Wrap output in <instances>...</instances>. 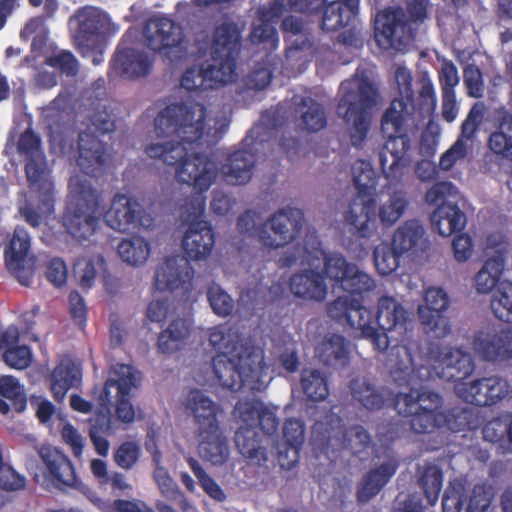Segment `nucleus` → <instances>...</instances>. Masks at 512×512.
<instances>
[{
  "instance_id": "nucleus-1",
  "label": "nucleus",
  "mask_w": 512,
  "mask_h": 512,
  "mask_svg": "<svg viewBox=\"0 0 512 512\" xmlns=\"http://www.w3.org/2000/svg\"><path fill=\"white\" fill-rule=\"evenodd\" d=\"M206 116L202 103L166 106L155 118V131L158 136L171 139L145 148L148 157L166 166H176L177 180L192 186L199 194L208 191L219 172L215 161L197 150L204 135Z\"/></svg>"
},
{
  "instance_id": "nucleus-2",
  "label": "nucleus",
  "mask_w": 512,
  "mask_h": 512,
  "mask_svg": "<svg viewBox=\"0 0 512 512\" xmlns=\"http://www.w3.org/2000/svg\"><path fill=\"white\" fill-rule=\"evenodd\" d=\"M68 189L62 225L78 242L89 241L99 229L102 218L110 228L122 233L153 226L154 219L133 197L116 194L110 208L103 213L100 195L87 179L72 176Z\"/></svg>"
},
{
  "instance_id": "nucleus-3",
  "label": "nucleus",
  "mask_w": 512,
  "mask_h": 512,
  "mask_svg": "<svg viewBox=\"0 0 512 512\" xmlns=\"http://www.w3.org/2000/svg\"><path fill=\"white\" fill-rule=\"evenodd\" d=\"M205 202V198L200 195L186 200L181 216L188 223V228L182 237L181 245L187 257L171 256L159 264L154 281L157 290H181L183 294L192 290L195 272L188 259H206L215 245L212 226L208 221L201 219L205 211Z\"/></svg>"
},
{
  "instance_id": "nucleus-4",
  "label": "nucleus",
  "mask_w": 512,
  "mask_h": 512,
  "mask_svg": "<svg viewBox=\"0 0 512 512\" xmlns=\"http://www.w3.org/2000/svg\"><path fill=\"white\" fill-rule=\"evenodd\" d=\"M209 343L217 351L212 367L223 388L260 392L267 387L268 367L261 349L233 339L226 325L209 329Z\"/></svg>"
},
{
  "instance_id": "nucleus-5",
  "label": "nucleus",
  "mask_w": 512,
  "mask_h": 512,
  "mask_svg": "<svg viewBox=\"0 0 512 512\" xmlns=\"http://www.w3.org/2000/svg\"><path fill=\"white\" fill-rule=\"evenodd\" d=\"M395 80L401 97L392 100L382 116L381 129L388 139L379 154L382 172L391 185L402 179L411 163V140L401 131L405 116L413 114L416 109L411 71L399 66Z\"/></svg>"
},
{
  "instance_id": "nucleus-6",
  "label": "nucleus",
  "mask_w": 512,
  "mask_h": 512,
  "mask_svg": "<svg viewBox=\"0 0 512 512\" xmlns=\"http://www.w3.org/2000/svg\"><path fill=\"white\" fill-rule=\"evenodd\" d=\"M323 262V276L329 278L333 288L352 294L361 295L374 289L373 278L360 271L357 265L349 263L340 253L327 254L322 248L321 241L316 231H307L302 243H298L292 252H286L279 258L282 268L293 265H308L318 268Z\"/></svg>"
},
{
  "instance_id": "nucleus-7",
  "label": "nucleus",
  "mask_w": 512,
  "mask_h": 512,
  "mask_svg": "<svg viewBox=\"0 0 512 512\" xmlns=\"http://www.w3.org/2000/svg\"><path fill=\"white\" fill-rule=\"evenodd\" d=\"M240 31L234 23H223L214 29L210 58L201 65L186 69L180 85L188 91L215 89L236 77L240 53Z\"/></svg>"
},
{
  "instance_id": "nucleus-8",
  "label": "nucleus",
  "mask_w": 512,
  "mask_h": 512,
  "mask_svg": "<svg viewBox=\"0 0 512 512\" xmlns=\"http://www.w3.org/2000/svg\"><path fill=\"white\" fill-rule=\"evenodd\" d=\"M378 95L377 87L366 75H356L340 84L336 113L346 123L352 122L350 140L354 147H361L367 138Z\"/></svg>"
},
{
  "instance_id": "nucleus-9",
  "label": "nucleus",
  "mask_w": 512,
  "mask_h": 512,
  "mask_svg": "<svg viewBox=\"0 0 512 512\" xmlns=\"http://www.w3.org/2000/svg\"><path fill=\"white\" fill-rule=\"evenodd\" d=\"M429 0H409L406 10L386 7L377 12L374 21L375 38L384 48L403 50L412 44L420 25L427 18Z\"/></svg>"
},
{
  "instance_id": "nucleus-10",
  "label": "nucleus",
  "mask_w": 512,
  "mask_h": 512,
  "mask_svg": "<svg viewBox=\"0 0 512 512\" xmlns=\"http://www.w3.org/2000/svg\"><path fill=\"white\" fill-rule=\"evenodd\" d=\"M351 170L357 193L344 213V223L353 236L370 238L376 223L375 173L370 163L364 160H357Z\"/></svg>"
},
{
  "instance_id": "nucleus-11",
  "label": "nucleus",
  "mask_w": 512,
  "mask_h": 512,
  "mask_svg": "<svg viewBox=\"0 0 512 512\" xmlns=\"http://www.w3.org/2000/svg\"><path fill=\"white\" fill-rule=\"evenodd\" d=\"M115 122L106 111L95 112L77 141L76 164L92 177L102 173L111 159L110 146L103 138L115 130Z\"/></svg>"
},
{
  "instance_id": "nucleus-12",
  "label": "nucleus",
  "mask_w": 512,
  "mask_h": 512,
  "mask_svg": "<svg viewBox=\"0 0 512 512\" xmlns=\"http://www.w3.org/2000/svg\"><path fill=\"white\" fill-rule=\"evenodd\" d=\"M311 444L315 451L327 456L330 452L341 449L359 455L370 447L371 435L362 425L346 428L343 419L332 413L326 415L324 420H318L313 424Z\"/></svg>"
},
{
  "instance_id": "nucleus-13",
  "label": "nucleus",
  "mask_w": 512,
  "mask_h": 512,
  "mask_svg": "<svg viewBox=\"0 0 512 512\" xmlns=\"http://www.w3.org/2000/svg\"><path fill=\"white\" fill-rule=\"evenodd\" d=\"M400 350L407 356L408 363L400 364L399 370L409 377L417 373L419 378L423 380L433 378L435 374L457 384L463 382L462 380L474 371V362L471 355L458 348L431 346L428 361L434 360L438 363L441 372L436 371V366H433V369L424 364L417 366L408 347H400L398 351Z\"/></svg>"
},
{
  "instance_id": "nucleus-14",
  "label": "nucleus",
  "mask_w": 512,
  "mask_h": 512,
  "mask_svg": "<svg viewBox=\"0 0 512 512\" xmlns=\"http://www.w3.org/2000/svg\"><path fill=\"white\" fill-rule=\"evenodd\" d=\"M394 408L403 417L409 418L411 429L418 434L432 433L448 424V415L442 411L443 399L435 392L398 393Z\"/></svg>"
},
{
  "instance_id": "nucleus-15",
  "label": "nucleus",
  "mask_w": 512,
  "mask_h": 512,
  "mask_svg": "<svg viewBox=\"0 0 512 512\" xmlns=\"http://www.w3.org/2000/svg\"><path fill=\"white\" fill-rule=\"evenodd\" d=\"M263 401L258 398H240L233 410V417L238 424L235 432V445L248 463L262 466L267 462V451L261 446V435L257 423Z\"/></svg>"
},
{
  "instance_id": "nucleus-16",
  "label": "nucleus",
  "mask_w": 512,
  "mask_h": 512,
  "mask_svg": "<svg viewBox=\"0 0 512 512\" xmlns=\"http://www.w3.org/2000/svg\"><path fill=\"white\" fill-rule=\"evenodd\" d=\"M38 455L42 463V485L46 490L65 492L74 489L84 492L87 489L78 477L74 464L63 451L52 445H42Z\"/></svg>"
},
{
  "instance_id": "nucleus-17",
  "label": "nucleus",
  "mask_w": 512,
  "mask_h": 512,
  "mask_svg": "<svg viewBox=\"0 0 512 512\" xmlns=\"http://www.w3.org/2000/svg\"><path fill=\"white\" fill-rule=\"evenodd\" d=\"M137 387V371L128 364L114 366L99 397L101 407L110 406L115 398L117 418L124 423H131L135 418V410L131 403V391Z\"/></svg>"
},
{
  "instance_id": "nucleus-18",
  "label": "nucleus",
  "mask_w": 512,
  "mask_h": 512,
  "mask_svg": "<svg viewBox=\"0 0 512 512\" xmlns=\"http://www.w3.org/2000/svg\"><path fill=\"white\" fill-rule=\"evenodd\" d=\"M304 222V214L300 209L293 207L280 209L260 226L258 240L270 249L284 247L301 234Z\"/></svg>"
},
{
  "instance_id": "nucleus-19",
  "label": "nucleus",
  "mask_w": 512,
  "mask_h": 512,
  "mask_svg": "<svg viewBox=\"0 0 512 512\" xmlns=\"http://www.w3.org/2000/svg\"><path fill=\"white\" fill-rule=\"evenodd\" d=\"M5 266L23 286L32 283L37 268V258L31 254V237L27 230L17 226L4 249Z\"/></svg>"
},
{
  "instance_id": "nucleus-20",
  "label": "nucleus",
  "mask_w": 512,
  "mask_h": 512,
  "mask_svg": "<svg viewBox=\"0 0 512 512\" xmlns=\"http://www.w3.org/2000/svg\"><path fill=\"white\" fill-rule=\"evenodd\" d=\"M183 406L186 415L191 418L195 436L199 434L210 435L221 429L223 408L201 389H191L183 402Z\"/></svg>"
},
{
  "instance_id": "nucleus-21",
  "label": "nucleus",
  "mask_w": 512,
  "mask_h": 512,
  "mask_svg": "<svg viewBox=\"0 0 512 512\" xmlns=\"http://www.w3.org/2000/svg\"><path fill=\"white\" fill-rule=\"evenodd\" d=\"M146 46L154 52L172 51L182 52L181 44L184 40L182 26L166 16H153L149 18L143 29Z\"/></svg>"
},
{
  "instance_id": "nucleus-22",
  "label": "nucleus",
  "mask_w": 512,
  "mask_h": 512,
  "mask_svg": "<svg viewBox=\"0 0 512 512\" xmlns=\"http://www.w3.org/2000/svg\"><path fill=\"white\" fill-rule=\"evenodd\" d=\"M449 303V297L442 288L430 287L425 291L424 304L418 307L421 325L435 338H443L451 331L449 319L445 316Z\"/></svg>"
},
{
  "instance_id": "nucleus-23",
  "label": "nucleus",
  "mask_w": 512,
  "mask_h": 512,
  "mask_svg": "<svg viewBox=\"0 0 512 512\" xmlns=\"http://www.w3.org/2000/svg\"><path fill=\"white\" fill-rule=\"evenodd\" d=\"M287 10L284 0H272L268 5H262L257 10L259 24L251 29L249 38L251 44L262 46L270 54L279 44V36L275 24Z\"/></svg>"
},
{
  "instance_id": "nucleus-24",
  "label": "nucleus",
  "mask_w": 512,
  "mask_h": 512,
  "mask_svg": "<svg viewBox=\"0 0 512 512\" xmlns=\"http://www.w3.org/2000/svg\"><path fill=\"white\" fill-rule=\"evenodd\" d=\"M73 18L77 22L73 35L77 46L92 48L107 27V15L98 8L85 6L79 8Z\"/></svg>"
},
{
  "instance_id": "nucleus-25",
  "label": "nucleus",
  "mask_w": 512,
  "mask_h": 512,
  "mask_svg": "<svg viewBox=\"0 0 512 512\" xmlns=\"http://www.w3.org/2000/svg\"><path fill=\"white\" fill-rule=\"evenodd\" d=\"M153 59L141 49L119 46L111 60V70L126 79H138L150 74Z\"/></svg>"
},
{
  "instance_id": "nucleus-26",
  "label": "nucleus",
  "mask_w": 512,
  "mask_h": 512,
  "mask_svg": "<svg viewBox=\"0 0 512 512\" xmlns=\"http://www.w3.org/2000/svg\"><path fill=\"white\" fill-rule=\"evenodd\" d=\"M17 150L19 154L26 157L25 173L29 185L46 180L44 178L46 159L41 148V139L32 129H26L19 136Z\"/></svg>"
},
{
  "instance_id": "nucleus-27",
  "label": "nucleus",
  "mask_w": 512,
  "mask_h": 512,
  "mask_svg": "<svg viewBox=\"0 0 512 512\" xmlns=\"http://www.w3.org/2000/svg\"><path fill=\"white\" fill-rule=\"evenodd\" d=\"M474 350L486 361L497 362L512 359V328L488 332L475 338Z\"/></svg>"
},
{
  "instance_id": "nucleus-28",
  "label": "nucleus",
  "mask_w": 512,
  "mask_h": 512,
  "mask_svg": "<svg viewBox=\"0 0 512 512\" xmlns=\"http://www.w3.org/2000/svg\"><path fill=\"white\" fill-rule=\"evenodd\" d=\"M256 164V154L251 149H237L230 153L220 167L223 180L233 186L247 184Z\"/></svg>"
},
{
  "instance_id": "nucleus-29",
  "label": "nucleus",
  "mask_w": 512,
  "mask_h": 512,
  "mask_svg": "<svg viewBox=\"0 0 512 512\" xmlns=\"http://www.w3.org/2000/svg\"><path fill=\"white\" fill-rule=\"evenodd\" d=\"M350 295L340 296L329 303L327 313L337 323L357 330L372 311L364 307L360 299Z\"/></svg>"
},
{
  "instance_id": "nucleus-30",
  "label": "nucleus",
  "mask_w": 512,
  "mask_h": 512,
  "mask_svg": "<svg viewBox=\"0 0 512 512\" xmlns=\"http://www.w3.org/2000/svg\"><path fill=\"white\" fill-rule=\"evenodd\" d=\"M289 286L294 296L305 300L321 302L327 294L324 276L313 270H304L293 274Z\"/></svg>"
},
{
  "instance_id": "nucleus-31",
  "label": "nucleus",
  "mask_w": 512,
  "mask_h": 512,
  "mask_svg": "<svg viewBox=\"0 0 512 512\" xmlns=\"http://www.w3.org/2000/svg\"><path fill=\"white\" fill-rule=\"evenodd\" d=\"M348 387L352 400L368 411L383 409L389 400L384 388H377L365 377L352 378Z\"/></svg>"
},
{
  "instance_id": "nucleus-32",
  "label": "nucleus",
  "mask_w": 512,
  "mask_h": 512,
  "mask_svg": "<svg viewBox=\"0 0 512 512\" xmlns=\"http://www.w3.org/2000/svg\"><path fill=\"white\" fill-rule=\"evenodd\" d=\"M30 186L36 188L38 204L36 208L26 205L20 208V213L30 226L36 228L41 225L44 218H48L54 212V186L48 180H41Z\"/></svg>"
},
{
  "instance_id": "nucleus-33",
  "label": "nucleus",
  "mask_w": 512,
  "mask_h": 512,
  "mask_svg": "<svg viewBox=\"0 0 512 512\" xmlns=\"http://www.w3.org/2000/svg\"><path fill=\"white\" fill-rule=\"evenodd\" d=\"M467 223L465 213L456 204L441 203L431 214V224L435 231L443 237L461 232Z\"/></svg>"
},
{
  "instance_id": "nucleus-34",
  "label": "nucleus",
  "mask_w": 512,
  "mask_h": 512,
  "mask_svg": "<svg viewBox=\"0 0 512 512\" xmlns=\"http://www.w3.org/2000/svg\"><path fill=\"white\" fill-rule=\"evenodd\" d=\"M408 312L396 299L382 296L378 300L374 324L384 331L407 330Z\"/></svg>"
},
{
  "instance_id": "nucleus-35",
  "label": "nucleus",
  "mask_w": 512,
  "mask_h": 512,
  "mask_svg": "<svg viewBox=\"0 0 512 512\" xmlns=\"http://www.w3.org/2000/svg\"><path fill=\"white\" fill-rule=\"evenodd\" d=\"M397 468L398 463L395 460H389L370 470L357 490L358 501L366 503L375 497L396 473Z\"/></svg>"
},
{
  "instance_id": "nucleus-36",
  "label": "nucleus",
  "mask_w": 512,
  "mask_h": 512,
  "mask_svg": "<svg viewBox=\"0 0 512 512\" xmlns=\"http://www.w3.org/2000/svg\"><path fill=\"white\" fill-rule=\"evenodd\" d=\"M317 355L326 366L344 367L349 362V342L339 334H331L317 347Z\"/></svg>"
},
{
  "instance_id": "nucleus-37",
  "label": "nucleus",
  "mask_w": 512,
  "mask_h": 512,
  "mask_svg": "<svg viewBox=\"0 0 512 512\" xmlns=\"http://www.w3.org/2000/svg\"><path fill=\"white\" fill-rule=\"evenodd\" d=\"M198 443L200 456L214 465L224 464L229 457V446L227 438L221 429L210 435L199 434L195 436Z\"/></svg>"
},
{
  "instance_id": "nucleus-38",
  "label": "nucleus",
  "mask_w": 512,
  "mask_h": 512,
  "mask_svg": "<svg viewBox=\"0 0 512 512\" xmlns=\"http://www.w3.org/2000/svg\"><path fill=\"white\" fill-rule=\"evenodd\" d=\"M321 28L326 32H334L355 22L358 9L351 8L341 1H332L323 6Z\"/></svg>"
},
{
  "instance_id": "nucleus-39",
  "label": "nucleus",
  "mask_w": 512,
  "mask_h": 512,
  "mask_svg": "<svg viewBox=\"0 0 512 512\" xmlns=\"http://www.w3.org/2000/svg\"><path fill=\"white\" fill-rule=\"evenodd\" d=\"M10 406L16 412H22L27 406V398L18 380L4 375L0 377V413L7 414Z\"/></svg>"
},
{
  "instance_id": "nucleus-40",
  "label": "nucleus",
  "mask_w": 512,
  "mask_h": 512,
  "mask_svg": "<svg viewBox=\"0 0 512 512\" xmlns=\"http://www.w3.org/2000/svg\"><path fill=\"white\" fill-rule=\"evenodd\" d=\"M425 230L418 220L405 221L393 233L391 245L403 255L417 250Z\"/></svg>"
},
{
  "instance_id": "nucleus-41",
  "label": "nucleus",
  "mask_w": 512,
  "mask_h": 512,
  "mask_svg": "<svg viewBox=\"0 0 512 512\" xmlns=\"http://www.w3.org/2000/svg\"><path fill=\"white\" fill-rule=\"evenodd\" d=\"M505 258L498 253L489 257L482 268L475 276V288L479 293L487 294L491 292L501 282L500 277L504 271Z\"/></svg>"
},
{
  "instance_id": "nucleus-42",
  "label": "nucleus",
  "mask_w": 512,
  "mask_h": 512,
  "mask_svg": "<svg viewBox=\"0 0 512 512\" xmlns=\"http://www.w3.org/2000/svg\"><path fill=\"white\" fill-rule=\"evenodd\" d=\"M80 379V371L70 362H61L51 374L50 390L55 401L61 402L69 389Z\"/></svg>"
},
{
  "instance_id": "nucleus-43",
  "label": "nucleus",
  "mask_w": 512,
  "mask_h": 512,
  "mask_svg": "<svg viewBox=\"0 0 512 512\" xmlns=\"http://www.w3.org/2000/svg\"><path fill=\"white\" fill-rule=\"evenodd\" d=\"M189 324L186 320L177 318L163 330L158 337V350L170 354L179 350L189 336Z\"/></svg>"
},
{
  "instance_id": "nucleus-44",
  "label": "nucleus",
  "mask_w": 512,
  "mask_h": 512,
  "mask_svg": "<svg viewBox=\"0 0 512 512\" xmlns=\"http://www.w3.org/2000/svg\"><path fill=\"white\" fill-rule=\"evenodd\" d=\"M300 383L304 395L310 401L321 402L329 395L328 379L318 369H303Z\"/></svg>"
},
{
  "instance_id": "nucleus-45",
  "label": "nucleus",
  "mask_w": 512,
  "mask_h": 512,
  "mask_svg": "<svg viewBox=\"0 0 512 512\" xmlns=\"http://www.w3.org/2000/svg\"><path fill=\"white\" fill-rule=\"evenodd\" d=\"M117 250L124 262L132 266H139L148 260L151 246L145 238L133 236L129 239H123L118 244Z\"/></svg>"
},
{
  "instance_id": "nucleus-46",
  "label": "nucleus",
  "mask_w": 512,
  "mask_h": 512,
  "mask_svg": "<svg viewBox=\"0 0 512 512\" xmlns=\"http://www.w3.org/2000/svg\"><path fill=\"white\" fill-rule=\"evenodd\" d=\"M303 128L309 132H317L327 124L323 106L310 97H304L298 105Z\"/></svg>"
},
{
  "instance_id": "nucleus-47",
  "label": "nucleus",
  "mask_w": 512,
  "mask_h": 512,
  "mask_svg": "<svg viewBox=\"0 0 512 512\" xmlns=\"http://www.w3.org/2000/svg\"><path fill=\"white\" fill-rule=\"evenodd\" d=\"M154 479L158 488L167 501L178 506L183 512H187L191 505L185 493L179 488L178 484L169 476L164 468H158L154 472Z\"/></svg>"
},
{
  "instance_id": "nucleus-48",
  "label": "nucleus",
  "mask_w": 512,
  "mask_h": 512,
  "mask_svg": "<svg viewBox=\"0 0 512 512\" xmlns=\"http://www.w3.org/2000/svg\"><path fill=\"white\" fill-rule=\"evenodd\" d=\"M418 484L423 490L428 504L434 505L440 495L443 485V472L435 464H425L419 471Z\"/></svg>"
},
{
  "instance_id": "nucleus-49",
  "label": "nucleus",
  "mask_w": 512,
  "mask_h": 512,
  "mask_svg": "<svg viewBox=\"0 0 512 512\" xmlns=\"http://www.w3.org/2000/svg\"><path fill=\"white\" fill-rule=\"evenodd\" d=\"M409 205L408 193L403 189L392 192L387 202L379 208V219L385 226H391L404 214Z\"/></svg>"
},
{
  "instance_id": "nucleus-50",
  "label": "nucleus",
  "mask_w": 512,
  "mask_h": 512,
  "mask_svg": "<svg viewBox=\"0 0 512 512\" xmlns=\"http://www.w3.org/2000/svg\"><path fill=\"white\" fill-rule=\"evenodd\" d=\"M490 306L497 319L507 323L512 322V282L505 280L498 284Z\"/></svg>"
},
{
  "instance_id": "nucleus-51",
  "label": "nucleus",
  "mask_w": 512,
  "mask_h": 512,
  "mask_svg": "<svg viewBox=\"0 0 512 512\" xmlns=\"http://www.w3.org/2000/svg\"><path fill=\"white\" fill-rule=\"evenodd\" d=\"M403 254L395 250L391 244H381L374 250V263L378 273L387 276L400 265V258Z\"/></svg>"
},
{
  "instance_id": "nucleus-52",
  "label": "nucleus",
  "mask_w": 512,
  "mask_h": 512,
  "mask_svg": "<svg viewBox=\"0 0 512 512\" xmlns=\"http://www.w3.org/2000/svg\"><path fill=\"white\" fill-rule=\"evenodd\" d=\"M187 463L197 478L200 486L210 498L217 502H223L226 500V494L223 489L210 475L207 474L197 459L189 457L187 459Z\"/></svg>"
},
{
  "instance_id": "nucleus-53",
  "label": "nucleus",
  "mask_w": 512,
  "mask_h": 512,
  "mask_svg": "<svg viewBox=\"0 0 512 512\" xmlns=\"http://www.w3.org/2000/svg\"><path fill=\"white\" fill-rule=\"evenodd\" d=\"M485 388V395L478 394V401L492 406L506 398L510 392L508 381L499 376L484 377L482 385Z\"/></svg>"
},
{
  "instance_id": "nucleus-54",
  "label": "nucleus",
  "mask_w": 512,
  "mask_h": 512,
  "mask_svg": "<svg viewBox=\"0 0 512 512\" xmlns=\"http://www.w3.org/2000/svg\"><path fill=\"white\" fill-rule=\"evenodd\" d=\"M207 300L213 312L221 317L229 316L234 309V300L217 283H212L206 292Z\"/></svg>"
},
{
  "instance_id": "nucleus-55",
  "label": "nucleus",
  "mask_w": 512,
  "mask_h": 512,
  "mask_svg": "<svg viewBox=\"0 0 512 512\" xmlns=\"http://www.w3.org/2000/svg\"><path fill=\"white\" fill-rule=\"evenodd\" d=\"M467 501L466 489L459 481L450 482L442 498L443 512H462Z\"/></svg>"
},
{
  "instance_id": "nucleus-56",
  "label": "nucleus",
  "mask_w": 512,
  "mask_h": 512,
  "mask_svg": "<svg viewBox=\"0 0 512 512\" xmlns=\"http://www.w3.org/2000/svg\"><path fill=\"white\" fill-rule=\"evenodd\" d=\"M141 447L134 441L121 443L113 453L115 464L124 470H131L139 461Z\"/></svg>"
},
{
  "instance_id": "nucleus-57",
  "label": "nucleus",
  "mask_w": 512,
  "mask_h": 512,
  "mask_svg": "<svg viewBox=\"0 0 512 512\" xmlns=\"http://www.w3.org/2000/svg\"><path fill=\"white\" fill-rule=\"evenodd\" d=\"M357 330L361 332V335L364 338L369 339L371 341L375 350L383 352L388 348V331H384L374 324L373 312L370 313V317H367Z\"/></svg>"
},
{
  "instance_id": "nucleus-58",
  "label": "nucleus",
  "mask_w": 512,
  "mask_h": 512,
  "mask_svg": "<svg viewBox=\"0 0 512 512\" xmlns=\"http://www.w3.org/2000/svg\"><path fill=\"white\" fill-rule=\"evenodd\" d=\"M2 355L4 362L11 368L23 370L32 362V352L27 345H9L4 347Z\"/></svg>"
},
{
  "instance_id": "nucleus-59",
  "label": "nucleus",
  "mask_w": 512,
  "mask_h": 512,
  "mask_svg": "<svg viewBox=\"0 0 512 512\" xmlns=\"http://www.w3.org/2000/svg\"><path fill=\"white\" fill-rule=\"evenodd\" d=\"M491 488L485 484H476L466 501V512H485L492 501Z\"/></svg>"
},
{
  "instance_id": "nucleus-60",
  "label": "nucleus",
  "mask_w": 512,
  "mask_h": 512,
  "mask_svg": "<svg viewBox=\"0 0 512 512\" xmlns=\"http://www.w3.org/2000/svg\"><path fill=\"white\" fill-rule=\"evenodd\" d=\"M46 64L58 69L62 75L67 77H75L79 71V63L76 57L66 50L48 57Z\"/></svg>"
},
{
  "instance_id": "nucleus-61",
  "label": "nucleus",
  "mask_w": 512,
  "mask_h": 512,
  "mask_svg": "<svg viewBox=\"0 0 512 512\" xmlns=\"http://www.w3.org/2000/svg\"><path fill=\"white\" fill-rule=\"evenodd\" d=\"M484 377L471 382H460L455 385V391L464 402L475 406H489L478 401V394L485 395V388L482 387Z\"/></svg>"
},
{
  "instance_id": "nucleus-62",
  "label": "nucleus",
  "mask_w": 512,
  "mask_h": 512,
  "mask_svg": "<svg viewBox=\"0 0 512 512\" xmlns=\"http://www.w3.org/2000/svg\"><path fill=\"white\" fill-rule=\"evenodd\" d=\"M488 147L493 154L512 162V135L493 131L488 138Z\"/></svg>"
},
{
  "instance_id": "nucleus-63",
  "label": "nucleus",
  "mask_w": 512,
  "mask_h": 512,
  "mask_svg": "<svg viewBox=\"0 0 512 512\" xmlns=\"http://www.w3.org/2000/svg\"><path fill=\"white\" fill-rule=\"evenodd\" d=\"M463 80L469 96L474 98H480L483 96V75L478 66L475 64L467 65L463 71Z\"/></svg>"
},
{
  "instance_id": "nucleus-64",
  "label": "nucleus",
  "mask_w": 512,
  "mask_h": 512,
  "mask_svg": "<svg viewBox=\"0 0 512 512\" xmlns=\"http://www.w3.org/2000/svg\"><path fill=\"white\" fill-rule=\"evenodd\" d=\"M112 506L116 512H178L173 506L162 500L155 502V509L145 507L142 510L136 502L124 499L115 500Z\"/></svg>"
}]
</instances>
